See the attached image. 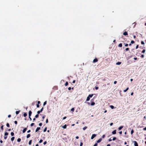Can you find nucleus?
Returning a JSON list of instances; mask_svg holds the SVG:
<instances>
[{"label": "nucleus", "instance_id": "f8f14e48", "mask_svg": "<svg viewBox=\"0 0 146 146\" xmlns=\"http://www.w3.org/2000/svg\"><path fill=\"white\" fill-rule=\"evenodd\" d=\"M123 35H128V34L127 32L125 31L123 33Z\"/></svg>", "mask_w": 146, "mask_h": 146}, {"label": "nucleus", "instance_id": "864d4df0", "mask_svg": "<svg viewBox=\"0 0 146 146\" xmlns=\"http://www.w3.org/2000/svg\"><path fill=\"white\" fill-rule=\"evenodd\" d=\"M66 118V117L65 116L64 117H63V119H65Z\"/></svg>", "mask_w": 146, "mask_h": 146}, {"label": "nucleus", "instance_id": "4c0bfd02", "mask_svg": "<svg viewBox=\"0 0 146 146\" xmlns=\"http://www.w3.org/2000/svg\"><path fill=\"white\" fill-rule=\"evenodd\" d=\"M116 139V138L115 137H114L112 139V140L113 141H114Z\"/></svg>", "mask_w": 146, "mask_h": 146}, {"label": "nucleus", "instance_id": "72a5a7b5", "mask_svg": "<svg viewBox=\"0 0 146 146\" xmlns=\"http://www.w3.org/2000/svg\"><path fill=\"white\" fill-rule=\"evenodd\" d=\"M133 132H134L133 130V129H132L131 131V134H132L133 133Z\"/></svg>", "mask_w": 146, "mask_h": 146}, {"label": "nucleus", "instance_id": "0eeeda50", "mask_svg": "<svg viewBox=\"0 0 146 146\" xmlns=\"http://www.w3.org/2000/svg\"><path fill=\"white\" fill-rule=\"evenodd\" d=\"M40 129V127H37V128L36 129V130H35V132H37Z\"/></svg>", "mask_w": 146, "mask_h": 146}, {"label": "nucleus", "instance_id": "f03ea898", "mask_svg": "<svg viewBox=\"0 0 146 146\" xmlns=\"http://www.w3.org/2000/svg\"><path fill=\"white\" fill-rule=\"evenodd\" d=\"M43 107H42L41 109L40 110V111H38L37 112V113L39 114L40 112H42V110H43Z\"/></svg>", "mask_w": 146, "mask_h": 146}, {"label": "nucleus", "instance_id": "c03bdc74", "mask_svg": "<svg viewBox=\"0 0 146 146\" xmlns=\"http://www.w3.org/2000/svg\"><path fill=\"white\" fill-rule=\"evenodd\" d=\"M47 143V142H46V141H44V143H43V144L44 145H46Z\"/></svg>", "mask_w": 146, "mask_h": 146}, {"label": "nucleus", "instance_id": "a211bd4d", "mask_svg": "<svg viewBox=\"0 0 146 146\" xmlns=\"http://www.w3.org/2000/svg\"><path fill=\"white\" fill-rule=\"evenodd\" d=\"M30 137V134H28L27 136V138H29Z\"/></svg>", "mask_w": 146, "mask_h": 146}, {"label": "nucleus", "instance_id": "4d7b16f0", "mask_svg": "<svg viewBox=\"0 0 146 146\" xmlns=\"http://www.w3.org/2000/svg\"><path fill=\"white\" fill-rule=\"evenodd\" d=\"M46 123H48V119H46Z\"/></svg>", "mask_w": 146, "mask_h": 146}, {"label": "nucleus", "instance_id": "39448f33", "mask_svg": "<svg viewBox=\"0 0 146 146\" xmlns=\"http://www.w3.org/2000/svg\"><path fill=\"white\" fill-rule=\"evenodd\" d=\"M32 112L31 111H29V117H31V114H32Z\"/></svg>", "mask_w": 146, "mask_h": 146}, {"label": "nucleus", "instance_id": "ddd939ff", "mask_svg": "<svg viewBox=\"0 0 146 146\" xmlns=\"http://www.w3.org/2000/svg\"><path fill=\"white\" fill-rule=\"evenodd\" d=\"M121 64V62H118L116 63V65H120Z\"/></svg>", "mask_w": 146, "mask_h": 146}, {"label": "nucleus", "instance_id": "bb28decb", "mask_svg": "<svg viewBox=\"0 0 146 146\" xmlns=\"http://www.w3.org/2000/svg\"><path fill=\"white\" fill-rule=\"evenodd\" d=\"M8 133H7V132H6L5 133V136L7 135H8Z\"/></svg>", "mask_w": 146, "mask_h": 146}, {"label": "nucleus", "instance_id": "5701e85b", "mask_svg": "<svg viewBox=\"0 0 146 146\" xmlns=\"http://www.w3.org/2000/svg\"><path fill=\"white\" fill-rule=\"evenodd\" d=\"M32 141V140H30V141H29V145H31V144Z\"/></svg>", "mask_w": 146, "mask_h": 146}, {"label": "nucleus", "instance_id": "412c9836", "mask_svg": "<svg viewBox=\"0 0 146 146\" xmlns=\"http://www.w3.org/2000/svg\"><path fill=\"white\" fill-rule=\"evenodd\" d=\"M21 141V139L20 138H18L17 139V141L18 142H20Z\"/></svg>", "mask_w": 146, "mask_h": 146}, {"label": "nucleus", "instance_id": "49530a36", "mask_svg": "<svg viewBox=\"0 0 146 146\" xmlns=\"http://www.w3.org/2000/svg\"><path fill=\"white\" fill-rule=\"evenodd\" d=\"M95 88L96 90H97L98 89V88L97 86H95Z\"/></svg>", "mask_w": 146, "mask_h": 146}, {"label": "nucleus", "instance_id": "aec40b11", "mask_svg": "<svg viewBox=\"0 0 146 146\" xmlns=\"http://www.w3.org/2000/svg\"><path fill=\"white\" fill-rule=\"evenodd\" d=\"M87 128V127L85 126L83 128V129L84 130H85Z\"/></svg>", "mask_w": 146, "mask_h": 146}, {"label": "nucleus", "instance_id": "393cba45", "mask_svg": "<svg viewBox=\"0 0 146 146\" xmlns=\"http://www.w3.org/2000/svg\"><path fill=\"white\" fill-rule=\"evenodd\" d=\"M95 103L94 102H92L91 103V106H94L95 105Z\"/></svg>", "mask_w": 146, "mask_h": 146}, {"label": "nucleus", "instance_id": "473e14b6", "mask_svg": "<svg viewBox=\"0 0 146 146\" xmlns=\"http://www.w3.org/2000/svg\"><path fill=\"white\" fill-rule=\"evenodd\" d=\"M6 125L8 127H9L10 126H9V123H7V124H6Z\"/></svg>", "mask_w": 146, "mask_h": 146}, {"label": "nucleus", "instance_id": "6e6552de", "mask_svg": "<svg viewBox=\"0 0 146 146\" xmlns=\"http://www.w3.org/2000/svg\"><path fill=\"white\" fill-rule=\"evenodd\" d=\"M27 130V128H25L23 131V133H25V131H26Z\"/></svg>", "mask_w": 146, "mask_h": 146}, {"label": "nucleus", "instance_id": "b1692460", "mask_svg": "<svg viewBox=\"0 0 146 146\" xmlns=\"http://www.w3.org/2000/svg\"><path fill=\"white\" fill-rule=\"evenodd\" d=\"M20 111H16V114L17 115L19 113V112Z\"/></svg>", "mask_w": 146, "mask_h": 146}, {"label": "nucleus", "instance_id": "c756f323", "mask_svg": "<svg viewBox=\"0 0 146 146\" xmlns=\"http://www.w3.org/2000/svg\"><path fill=\"white\" fill-rule=\"evenodd\" d=\"M11 134L12 136H13L14 135V133L13 132H11Z\"/></svg>", "mask_w": 146, "mask_h": 146}, {"label": "nucleus", "instance_id": "09e8293b", "mask_svg": "<svg viewBox=\"0 0 146 146\" xmlns=\"http://www.w3.org/2000/svg\"><path fill=\"white\" fill-rule=\"evenodd\" d=\"M145 49L143 50V51H142V52L143 53H144L145 52Z\"/></svg>", "mask_w": 146, "mask_h": 146}, {"label": "nucleus", "instance_id": "7ed1b4c3", "mask_svg": "<svg viewBox=\"0 0 146 146\" xmlns=\"http://www.w3.org/2000/svg\"><path fill=\"white\" fill-rule=\"evenodd\" d=\"M134 143V146H138V144L137 142L135 141H133Z\"/></svg>", "mask_w": 146, "mask_h": 146}, {"label": "nucleus", "instance_id": "e2e57ef3", "mask_svg": "<svg viewBox=\"0 0 146 146\" xmlns=\"http://www.w3.org/2000/svg\"><path fill=\"white\" fill-rule=\"evenodd\" d=\"M143 130L145 131H146V127L143 129Z\"/></svg>", "mask_w": 146, "mask_h": 146}, {"label": "nucleus", "instance_id": "a18cd8bd", "mask_svg": "<svg viewBox=\"0 0 146 146\" xmlns=\"http://www.w3.org/2000/svg\"><path fill=\"white\" fill-rule=\"evenodd\" d=\"M98 145V144L97 143H96L93 146H97Z\"/></svg>", "mask_w": 146, "mask_h": 146}, {"label": "nucleus", "instance_id": "e433bc0d", "mask_svg": "<svg viewBox=\"0 0 146 146\" xmlns=\"http://www.w3.org/2000/svg\"><path fill=\"white\" fill-rule=\"evenodd\" d=\"M68 84V82H66L65 84V86H67Z\"/></svg>", "mask_w": 146, "mask_h": 146}, {"label": "nucleus", "instance_id": "3c124183", "mask_svg": "<svg viewBox=\"0 0 146 146\" xmlns=\"http://www.w3.org/2000/svg\"><path fill=\"white\" fill-rule=\"evenodd\" d=\"M45 115H44L42 116V118L43 119H44V118H45Z\"/></svg>", "mask_w": 146, "mask_h": 146}, {"label": "nucleus", "instance_id": "680f3d73", "mask_svg": "<svg viewBox=\"0 0 146 146\" xmlns=\"http://www.w3.org/2000/svg\"><path fill=\"white\" fill-rule=\"evenodd\" d=\"M105 137V135H102V137L103 138H104Z\"/></svg>", "mask_w": 146, "mask_h": 146}, {"label": "nucleus", "instance_id": "ea45409f", "mask_svg": "<svg viewBox=\"0 0 146 146\" xmlns=\"http://www.w3.org/2000/svg\"><path fill=\"white\" fill-rule=\"evenodd\" d=\"M131 44H133L134 43V41L133 40H131Z\"/></svg>", "mask_w": 146, "mask_h": 146}, {"label": "nucleus", "instance_id": "5fc2aeb1", "mask_svg": "<svg viewBox=\"0 0 146 146\" xmlns=\"http://www.w3.org/2000/svg\"><path fill=\"white\" fill-rule=\"evenodd\" d=\"M113 125V123H110V126H112Z\"/></svg>", "mask_w": 146, "mask_h": 146}, {"label": "nucleus", "instance_id": "8fccbe9b", "mask_svg": "<svg viewBox=\"0 0 146 146\" xmlns=\"http://www.w3.org/2000/svg\"><path fill=\"white\" fill-rule=\"evenodd\" d=\"M42 123H39V126H42Z\"/></svg>", "mask_w": 146, "mask_h": 146}, {"label": "nucleus", "instance_id": "58836bf2", "mask_svg": "<svg viewBox=\"0 0 146 146\" xmlns=\"http://www.w3.org/2000/svg\"><path fill=\"white\" fill-rule=\"evenodd\" d=\"M85 103L87 104L88 105H90V103L88 102H85Z\"/></svg>", "mask_w": 146, "mask_h": 146}, {"label": "nucleus", "instance_id": "f3484780", "mask_svg": "<svg viewBox=\"0 0 146 146\" xmlns=\"http://www.w3.org/2000/svg\"><path fill=\"white\" fill-rule=\"evenodd\" d=\"M15 139V137H12L11 138V140L12 141H13L14 139Z\"/></svg>", "mask_w": 146, "mask_h": 146}, {"label": "nucleus", "instance_id": "de8ad7c7", "mask_svg": "<svg viewBox=\"0 0 146 146\" xmlns=\"http://www.w3.org/2000/svg\"><path fill=\"white\" fill-rule=\"evenodd\" d=\"M14 123L15 124H17V121H14Z\"/></svg>", "mask_w": 146, "mask_h": 146}, {"label": "nucleus", "instance_id": "6ab92c4d", "mask_svg": "<svg viewBox=\"0 0 146 146\" xmlns=\"http://www.w3.org/2000/svg\"><path fill=\"white\" fill-rule=\"evenodd\" d=\"M118 46L119 47H121L122 46V44L121 43L119 44L118 45Z\"/></svg>", "mask_w": 146, "mask_h": 146}, {"label": "nucleus", "instance_id": "2f4dec72", "mask_svg": "<svg viewBox=\"0 0 146 146\" xmlns=\"http://www.w3.org/2000/svg\"><path fill=\"white\" fill-rule=\"evenodd\" d=\"M74 108H72L71 109V111H74Z\"/></svg>", "mask_w": 146, "mask_h": 146}, {"label": "nucleus", "instance_id": "0e129e2a", "mask_svg": "<svg viewBox=\"0 0 146 146\" xmlns=\"http://www.w3.org/2000/svg\"><path fill=\"white\" fill-rule=\"evenodd\" d=\"M71 89V88L70 87H69L68 88V90H70Z\"/></svg>", "mask_w": 146, "mask_h": 146}, {"label": "nucleus", "instance_id": "13d9d810", "mask_svg": "<svg viewBox=\"0 0 146 146\" xmlns=\"http://www.w3.org/2000/svg\"><path fill=\"white\" fill-rule=\"evenodd\" d=\"M119 133L120 134H121L122 133V132L121 131H120L119 132Z\"/></svg>", "mask_w": 146, "mask_h": 146}, {"label": "nucleus", "instance_id": "9d476101", "mask_svg": "<svg viewBox=\"0 0 146 146\" xmlns=\"http://www.w3.org/2000/svg\"><path fill=\"white\" fill-rule=\"evenodd\" d=\"M123 126H121L119 127V128H118V129L119 130H121L123 128Z\"/></svg>", "mask_w": 146, "mask_h": 146}, {"label": "nucleus", "instance_id": "a878e982", "mask_svg": "<svg viewBox=\"0 0 146 146\" xmlns=\"http://www.w3.org/2000/svg\"><path fill=\"white\" fill-rule=\"evenodd\" d=\"M27 114L26 113H25L23 114V116L24 117H26L27 116Z\"/></svg>", "mask_w": 146, "mask_h": 146}, {"label": "nucleus", "instance_id": "9b49d317", "mask_svg": "<svg viewBox=\"0 0 146 146\" xmlns=\"http://www.w3.org/2000/svg\"><path fill=\"white\" fill-rule=\"evenodd\" d=\"M116 133V130H115L112 132V133L113 134H115Z\"/></svg>", "mask_w": 146, "mask_h": 146}, {"label": "nucleus", "instance_id": "c85d7f7f", "mask_svg": "<svg viewBox=\"0 0 146 146\" xmlns=\"http://www.w3.org/2000/svg\"><path fill=\"white\" fill-rule=\"evenodd\" d=\"M38 114H38V113L37 114H36V115H35V118H37L38 117V115H39Z\"/></svg>", "mask_w": 146, "mask_h": 146}, {"label": "nucleus", "instance_id": "20e7f679", "mask_svg": "<svg viewBox=\"0 0 146 146\" xmlns=\"http://www.w3.org/2000/svg\"><path fill=\"white\" fill-rule=\"evenodd\" d=\"M102 138H101L100 139L97 141V143L100 142L102 141Z\"/></svg>", "mask_w": 146, "mask_h": 146}, {"label": "nucleus", "instance_id": "1a4fd4ad", "mask_svg": "<svg viewBox=\"0 0 146 146\" xmlns=\"http://www.w3.org/2000/svg\"><path fill=\"white\" fill-rule=\"evenodd\" d=\"M66 126H67L65 124L64 126H62V127L64 129H66Z\"/></svg>", "mask_w": 146, "mask_h": 146}, {"label": "nucleus", "instance_id": "338daca9", "mask_svg": "<svg viewBox=\"0 0 146 146\" xmlns=\"http://www.w3.org/2000/svg\"><path fill=\"white\" fill-rule=\"evenodd\" d=\"M117 82V81H115L114 82V84H115Z\"/></svg>", "mask_w": 146, "mask_h": 146}, {"label": "nucleus", "instance_id": "f257e3e1", "mask_svg": "<svg viewBox=\"0 0 146 146\" xmlns=\"http://www.w3.org/2000/svg\"><path fill=\"white\" fill-rule=\"evenodd\" d=\"M96 135L95 134H93L91 137V139H93L95 137H96Z\"/></svg>", "mask_w": 146, "mask_h": 146}, {"label": "nucleus", "instance_id": "69168bd1", "mask_svg": "<svg viewBox=\"0 0 146 146\" xmlns=\"http://www.w3.org/2000/svg\"><path fill=\"white\" fill-rule=\"evenodd\" d=\"M128 44H125V46H128Z\"/></svg>", "mask_w": 146, "mask_h": 146}, {"label": "nucleus", "instance_id": "cd10ccee", "mask_svg": "<svg viewBox=\"0 0 146 146\" xmlns=\"http://www.w3.org/2000/svg\"><path fill=\"white\" fill-rule=\"evenodd\" d=\"M46 129H47V127H46L44 129V130H43V131L44 132H45V131H46Z\"/></svg>", "mask_w": 146, "mask_h": 146}, {"label": "nucleus", "instance_id": "4be33fe9", "mask_svg": "<svg viewBox=\"0 0 146 146\" xmlns=\"http://www.w3.org/2000/svg\"><path fill=\"white\" fill-rule=\"evenodd\" d=\"M110 107L111 108V109H113L114 108V107L112 105H111L110 106Z\"/></svg>", "mask_w": 146, "mask_h": 146}, {"label": "nucleus", "instance_id": "6e6d98bb", "mask_svg": "<svg viewBox=\"0 0 146 146\" xmlns=\"http://www.w3.org/2000/svg\"><path fill=\"white\" fill-rule=\"evenodd\" d=\"M36 107L37 108H39V106L38 104H37V105Z\"/></svg>", "mask_w": 146, "mask_h": 146}, {"label": "nucleus", "instance_id": "dca6fc26", "mask_svg": "<svg viewBox=\"0 0 146 146\" xmlns=\"http://www.w3.org/2000/svg\"><path fill=\"white\" fill-rule=\"evenodd\" d=\"M90 100V98L88 96L87 97L86 101H88Z\"/></svg>", "mask_w": 146, "mask_h": 146}, {"label": "nucleus", "instance_id": "bf43d9fd", "mask_svg": "<svg viewBox=\"0 0 146 146\" xmlns=\"http://www.w3.org/2000/svg\"><path fill=\"white\" fill-rule=\"evenodd\" d=\"M138 45H137L136 47V48L137 49L138 48Z\"/></svg>", "mask_w": 146, "mask_h": 146}, {"label": "nucleus", "instance_id": "f704fd0d", "mask_svg": "<svg viewBox=\"0 0 146 146\" xmlns=\"http://www.w3.org/2000/svg\"><path fill=\"white\" fill-rule=\"evenodd\" d=\"M43 141V140H42V139H40L39 141V143H41Z\"/></svg>", "mask_w": 146, "mask_h": 146}, {"label": "nucleus", "instance_id": "2eb2a0df", "mask_svg": "<svg viewBox=\"0 0 146 146\" xmlns=\"http://www.w3.org/2000/svg\"><path fill=\"white\" fill-rule=\"evenodd\" d=\"M93 94H90V95H89V96H88L90 98H92V96H93Z\"/></svg>", "mask_w": 146, "mask_h": 146}, {"label": "nucleus", "instance_id": "052dcab7", "mask_svg": "<svg viewBox=\"0 0 146 146\" xmlns=\"http://www.w3.org/2000/svg\"><path fill=\"white\" fill-rule=\"evenodd\" d=\"M31 132V130H29L27 131V133H30Z\"/></svg>", "mask_w": 146, "mask_h": 146}, {"label": "nucleus", "instance_id": "423d86ee", "mask_svg": "<svg viewBox=\"0 0 146 146\" xmlns=\"http://www.w3.org/2000/svg\"><path fill=\"white\" fill-rule=\"evenodd\" d=\"M98 61V60L97 58H95L93 60V62L94 63Z\"/></svg>", "mask_w": 146, "mask_h": 146}, {"label": "nucleus", "instance_id": "79ce46f5", "mask_svg": "<svg viewBox=\"0 0 146 146\" xmlns=\"http://www.w3.org/2000/svg\"><path fill=\"white\" fill-rule=\"evenodd\" d=\"M83 143L82 142H80V146H82L83 145Z\"/></svg>", "mask_w": 146, "mask_h": 146}, {"label": "nucleus", "instance_id": "a19ab883", "mask_svg": "<svg viewBox=\"0 0 146 146\" xmlns=\"http://www.w3.org/2000/svg\"><path fill=\"white\" fill-rule=\"evenodd\" d=\"M141 44L142 45L144 44V42L143 41H141Z\"/></svg>", "mask_w": 146, "mask_h": 146}, {"label": "nucleus", "instance_id": "37998d69", "mask_svg": "<svg viewBox=\"0 0 146 146\" xmlns=\"http://www.w3.org/2000/svg\"><path fill=\"white\" fill-rule=\"evenodd\" d=\"M34 123H31V126H32L34 125Z\"/></svg>", "mask_w": 146, "mask_h": 146}, {"label": "nucleus", "instance_id": "774afa93", "mask_svg": "<svg viewBox=\"0 0 146 146\" xmlns=\"http://www.w3.org/2000/svg\"><path fill=\"white\" fill-rule=\"evenodd\" d=\"M4 138L5 139H6L7 138V136H5L4 137Z\"/></svg>", "mask_w": 146, "mask_h": 146}, {"label": "nucleus", "instance_id": "7c9ffc66", "mask_svg": "<svg viewBox=\"0 0 146 146\" xmlns=\"http://www.w3.org/2000/svg\"><path fill=\"white\" fill-rule=\"evenodd\" d=\"M46 104V101H45V102H44V103H43V106H45Z\"/></svg>", "mask_w": 146, "mask_h": 146}, {"label": "nucleus", "instance_id": "4468645a", "mask_svg": "<svg viewBox=\"0 0 146 146\" xmlns=\"http://www.w3.org/2000/svg\"><path fill=\"white\" fill-rule=\"evenodd\" d=\"M129 89V88H127L125 90H123V92H127V91Z\"/></svg>", "mask_w": 146, "mask_h": 146}, {"label": "nucleus", "instance_id": "603ef678", "mask_svg": "<svg viewBox=\"0 0 146 146\" xmlns=\"http://www.w3.org/2000/svg\"><path fill=\"white\" fill-rule=\"evenodd\" d=\"M129 48H126V49H125V50H126V51H127V50H129Z\"/></svg>", "mask_w": 146, "mask_h": 146}, {"label": "nucleus", "instance_id": "c9c22d12", "mask_svg": "<svg viewBox=\"0 0 146 146\" xmlns=\"http://www.w3.org/2000/svg\"><path fill=\"white\" fill-rule=\"evenodd\" d=\"M1 129L2 130H3V125H2V126L1 127Z\"/></svg>", "mask_w": 146, "mask_h": 146}]
</instances>
